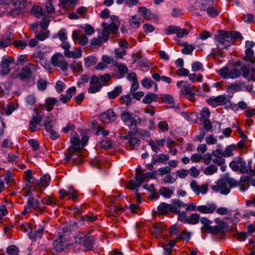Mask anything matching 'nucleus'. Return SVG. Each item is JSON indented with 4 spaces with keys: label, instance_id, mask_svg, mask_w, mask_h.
Here are the masks:
<instances>
[{
    "label": "nucleus",
    "instance_id": "nucleus-1",
    "mask_svg": "<svg viewBox=\"0 0 255 255\" xmlns=\"http://www.w3.org/2000/svg\"><path fill=\"white\" fill-rule=\"evenodd\" d=\"M243 60L246 62H249L250 64L248 66L244 65L240 69L233 68L230 69L228 66L222 67L218 71L220 77L224 79H236L243 76L245 78L249 77L250 72L252 74H255V57L254 50L250 48H247L245 51V56Z\"/></svg>",
    "mask_w": 255,
    "mask_h": 255
},
{
    "label": "nucleus",
    "instance_id": "nucleus-2",
    "mask_svg": "<svg viewBox=\"0 0 255 255\" xmlns=\"http://www.w3.org/2000/svg\"><path fill=\"white\" fill-rule=\"evenodd\" d=\"M156 171L148 172L146 173H142V172H137L135 173V181L133 180H130L127 184V186L128 188L131 190H136L138 189L141 184L145 181L151 179H155L156 178Z\"/></svg>",
    "mask_w": 255,
    "mask_h": 255
},
{
    "label": "nucleus",
    "instance_id": "nucleus-3",
    "mask_svg": "<svg viewBox=\"0 0 255 255\" xmlns=\"http://www.w3.org/2000/svg\"><path fill=\"white\" fill-rule=\"evenodd\" d=\"M227 31L220 30L219 33L215 36L216 45L220 49H226L230 46L232 42Z\"/></svg>",
    "mask_w": 255,
    "mask_h": 255
},
{
    "label": "nucleus",
    "instance_id": "nucleus-4",
    "mask_svg": "<svg viewBox=\"0 0 255 255\" xmlns=\"http://www.w3.org/2000/svg\"><path fill=\"white\" fill-rule=\"evenodd\" d=\"M229 166L234 171H239L242 174H250L249 168L247 167L246 162L242 157H238L235 160L232 161Z\"/></svg>",
    "mask_w": 255,
    "mask_h": 255
},
{
    "label": "nucleus",
    "instance_id": "nucleus-5",
    "mask_svg": "<svg viewBox=\"0 0 255 255\" xmlns=\"http://www.w3.org/2000/svg\"><path fill=\"white\" fill-rule=\"evenodd\" d=\"M51 62L54 66L60 68L62 71H66L68 69L69 64L61 53L54 54L51 57Z\"/></svg>",
    "mask_w": 255,
    "mask_h": 255
},
{
    "label": "nucleus",
    "instance_id": "nucleus-6",
    "mask_svg": "<svg viewBox=\"0 0 255 255\" xmlns=\"http://www.w3.org/2000/svg\"><path fill=\"white\" fill-rule=\"evenodd\" d=\"M14 62V59L13 57L9 56L8 55H4L1 58V62L0 65V72L2 75H7L11 68L10 65L13 64Z\"/></svg>",
    "mask_w": 255,
    "mask_h": 255
},
{
    "label": "nucleus",
    "instance_id": "nucleus-7",
    "mask_svg": "<svg viewBox=\"0 0 255 255\" xmlns=\"http://www.w3.org/2000/svg\"><path fill=\"white\" fill-rule=\"evenodd\" d=\"M177 199L171 200V204H169L165 202L161 203L157 207L158 211L159 213L162 214H166L169 212L174 213L177 207H178Z\"/></svg>",
    "mask_w": 255,
    "mask_h": 255
},
{
    "label": "nucleus",
    "instance_id": "nucleus-8",
    "mask_svg": "<svg viewBox=\"0 0 255 255\" xmlns=\"http://www.w3.org/2000/svg\"><path fill=\"white\" fill-rule=\"evenodd\" d=\"M208 103L210 105L216 107L217 106L225 105L228 103H230V101L228 95H221L213 98H210L208 100Z\"/></svg>",
    "mask_w": 255,
    "mask_h": 255
},
{
    "label": "nucleus",
    "instance_id": "nucleus-9",
    "mask_svg": "<svg viewBox=\"0 0 255 255\" xmlns=\"http://www.w3.org/2000/svg\"><path fill=\"white\" fill-rule=\"evenodd\" d=\"M190 186L196 195H198L200 194L204 195L208 190V185L207 184H203L200 186L198 184L197 181L195 180H193L191 182Z\"/></svg>",
    "mask_w": 255,
    "mask_h": 255
},
{
    "label": "nucleus",
    "instance_id": "nucleus-10",
    "mask_svg": "<svg viewBox=\"0 0 255 255\" xmlns=\"http://www.w3.org/2000/svg\"><path fill=\"white\" fill-rule=\"evenodd\" d=\"M68 242L62 237L54 241L53 243V249L57 253L62 252L68 246Z\"/></svg>",
    "mask_w": 255,
    "mask_h": 255
},
{
    "label": "nucleus",
    "instance_id": "nucleus-11",
    "mask_svg": "<svg viewBox=\"0 0 255 255\" xmlns=\"http://www.w3.org/2000/svg\"><path fill=\"white\" fill-rule=\"evenodd\" d=\"M26 204L40 214H42L45 211V208L40 205V201L35 200L33 196H30L28 197Z\"/></svg>",
    "mask_w": 255,
    "mask_h": 255
},
{
    "label": "nucleus",
    "instance_id": "nucleus-12",
    "mask_svg": "<svg viewBox=\"0 0 255 255\" xmlns=\"http://www.w3.org/2000/svg\"><path fill=\"white\" fill-rule=\"evenodd\" d=\"M116 118V115L112 109H109L106 112L101 114L100 116V120L105 123L114 122Z\"/></svg>",
    "mask_w": 255,
    "mask_h": 255
},
{
    "label": "nucleus",
    "instance_id": "nucleus-13",
    "mask_svg": "<svg viewBox=\"0 0 255 255\" xmlns=\"http://www.w3.org/2000/svg\"><path fill=\"white\" fill-rule=\"evenodd\" d=\"M216 208V205L212 203L206 205L198 206L197 211L203 214H211L214 213Z\"/></svg>",
    "mask_w": 255,
    "mask_h": 255
},
{
    "label": "nucleus",
    "instance_id": "nucleus-14",
    "mask_svg": "<svg viewBox=\"0 0 255 255\" xmlns=\"http://www.w3.org/2000/svg\"><path fill=\"white\" fill-rule=\"evenodd\" d=\"M212 155L214 157L213 162L217 165L224 164L225 160L223 158L224 155L222 153V150L221 149H217L214 150L212 152Z\"/></svg>",
    "mask_w": 255,
    "mask_h": 255
},
{
    "label": "nucleus",
    "instance_id": "nucleus-15",
    "mask_svg": "<svg viewBox=\"0 0 255 255\" xmlns=\"http://www.w3.org/2000/svg\"><path fill=\"white\" fill-rule=\"evenodd\" d=\"M76 89L75 87H71L66 91V95L61 94L60 96V100L64 104L68 103L72 98V96L76 93Z\"/></svg>",
    "mask_w": 255,
    "mask_h": 255
},
{
    "label": "nucleus",
    "instance_id": "nucleus-16",
    "mask_svg": "<svg viewBox=\"0 0 255 255\" xmlns=\"http://www.w3.org/2000/svg\"><path fill=\"white\" fill-rule=\"evenodd\" d=\"M32 75L31 70L28 66H24L18 73L17 77L21 80H27Z\"/></svg>",
    "mask_w": 255,
    "mask_h": 255
},
{
    "label": "nucleus",
    "instance_id": "nucleus-17",
    "mask_svg": "<svg viewBox=\"0 0 255 255\" xmlns=\"http://www.w3.org/2000/svg\"><path fill=\"white\" fill-rule=\"evenodd\" d=\"M41 120L42 117L38 113L36 114L35 116L33 117L29 124V128L32 132L37 130L36 126L41 123Z\"/></svg>",
    "mask_w": 255,
    "mask_h": 255
},
{
    "label": "nucleus",
    "instance_id": "nucleus-18",
    "mask_svg": "<svg viewBox=\"0 0 255 255\" xmlns=\"http://www.w3.org/2000/svg\"><path fill=\"white\" fill-rule=\"evenodd\" d=\"M227 226V224L226 222L224 221H221L220 225L212 226L211 234L214 235L223 234L224 232V230Z\"/></svg>",
    "mask_w": 255,
    "mask_h": 255
},
{
    "label": "nucleus",
    "instance_id": "nucleus-19",
    "mask_svg": "<svg viewBox=\"0 0 255 255\" xmlns=\"http://www.w3.org/2000/svg\"><path fill=\"white\" fill-rule=\"evenodd\" d=\"M169 158L168 154L161 153L160 154H155L153 155L152 158V164L156 163H164V161L168 160Z\"/></svg>",
    "mask_w": 255,
    "mask_h": 255
},
{
    "label": "nucleus",
    "instance_id": "nucleus-20",
    "mask_svg": "<svg viewBox=\"0 0 255 255\" xmlns=\"http://www.w3.org/2000/svg\"><path fill=\"white\" fill-rule=\"evenodd\" d=\"M178 207L185 208L186 211H194L197 210V206L193 203H184L179 199H177V204Z\"/></svg>",
    "mask_w": 255,
    "mask_h": 255
},
{
    "label": "nucleus",
    "instance_id": "nucleus-21",
    "mask_svg": "<svg viewBox=\"0 0 255 255\" xmlns=\"http://www.w3.org/2000/svg\"><path fill=\"white\" fill-rule=\"evenodd\" d=\"M158 99V96L156 94L149 92L143 97L142 102L145 104H149L152 102H157Z\"/></svg>",
    "mask_w": 255,
    "mask_h": 255
},
{
    "label": "nucleus",
    "instance_id": "nucleus-22",
    "mask_svg": "<svg viewBox=\"0 0 255 255\" xmlns=\"http://www.w3.org/2000/svg\"><path fill=\"white\" fill-rule=\"evenodd\" d=\"M162 101L168 104H170L171 108L175 107V103L173 97L171 95L161 94L160 95Z\"/></svg>",
    "mask_w": 255,
    "mask_h": 255
},
{
    "label": "nucleus",
    "instance_id": "nucleus-23",
    "mask_svg": "<svg viewBox=\"0 0 255 255\" xmlns=\"http://www.w3.org/2000/svg\"><path fill=\"white\" fill-rule=\"evenodd\" d=\"M219 183L220 188V193L224 195H227L230 192V188L227 186V182L224 179L219 180Z\"/></svg>",
    "mask_w": 255,
    "mask_h": 255
},
{
    "label": "nucleus",
    "instance_id": "nucleus-24",
    "mask_svg": "<svg viewBox=\"0 0 255 255\" xmlns=\"http://www.w3.org/2000/svg\"><path fill=\"white\" fill-rule=\"evenodd\" d=\"M138 12L146 19H150L153 17V14L145 7H139Z\"/></svg>",
    "mask_w": 255,
    "mask_h": 255
},
{
    "label": "nucleus",
    "instance_id": "nucleus-25",
    "mask_svg": "<svg viewBox=\"0 0 255 255\" xmlns=\"http://www.w3.org/2000/svg\"><path fill=\"white\" fill-rule=\"evenodd\" d=\"M242 83L240 82H236L234 84H231L227 87L228 92H237L241 91Z\"/></svg>",
    "mask_w": 255,
    "mask_h": 255
},
{
    "label": "nucleus",
    "instance_id": "nucleus-26",
    "mask_svg": "<svg viewBox=\"0 0 255 255\" xmlns=\"http://www.w3.org/2000/svg\"><path fill=\"white\" fill-rule=\"evenodd\" d=\"M180 207H177V209H175L176 211H175L174 213L178 215V220L182 223H186L187 221L188 216L186 214L185 212H180Z\"/></svg>",
    "mask_w": 255,
    "mask_h": 255
},
{
    "label": "nucleus",
    "instance_id": "nucleus-27",
    "mask_svg": "<svg viewBox=\"0 0 255 255\" xmlns=\"http://www.w3.org/2000/svg\"><path fill=\"white\" fill-rule=\"evenodd\" d=\"M41 202L43 205L53 206L56 204V198L53 196H47L41 199Z\"/></svg>",
    "mask_w": 255,
    "mask_h": 255
},
{
    "label": "nucleus",
    "instance_id": "nucleus-28",
    "mask_svg": "<svg viewBox=\"0 0 255 255\" xmlns=\"http://www.w3.org/2000/svg\"><path fill=\"white\" fill-rule=\"evenodd\" d=\"M57 101L56 98L53 97L48 98L45 101L46 110L48 112L51 111L53 109L54 105L56 104Z\"/></svg>",
    "mask_w": 255,
    "mask_h": 255
},
{
    "label": "nucleus",
    "instance_id": "nucleus-29",
    "mask_svg": "<svg viewBox=\"0 0 255 255\" xmlns=\"http://www.w3.org/2000/svg\"><path fill=\"white\" fill-rule=\"evenodd\" d=\"M200 215L197 213H192L188 216L187 224L191 225H196L198 224L200 220Z\"/></svg>",
    "mask_w": 255,
    "mask_h": 255
},
{
    "label": "nucleus",
    "instance_id": "nucleus-30",
    "mask_svg": "<svg viewBox=\"0 0 255 255\" xmlns=\"http://www.w3.org/2000/svg\"><path fill=\"white\" fill-rule=\"evenodd\" d=\"M122 91L121 86L116 87L112 91L108 93L109 98L110 99H114L122 92Z\"/></svg>",
    "mask_w": 255,
    "mask_h": 255
},
{
    "label": "nucleus",
    "instance_id": "nucleus-31",
    "mask_svg": "<svg viewBox=\"0 0 255 255\" xmlns=\"http://www.w3.org/2000/svg\"><path fill=\"white\" fill-rule=\"evenodd\" d=\"M50 183V177L49 175H44L41 178L40 181H38V183H36V184L46 187L49 185Z\"/></svg>",
    "mask_w": 255,
    "mask_h": 255
},
{
    "label": "nucleus",
    "instance_id": "nucleus-32",
    "mask_svg": "<svg viewBox=\"0 0 255 255\" xmlns=\"http://www.w3.org/2000/svg\"><path fill=\"white\" fill-rule=\"evenodd\" d=\"M84 246L88 250H92L93 248L94 238L93 237H85L83 243Z\"/></svg>",
    "mask_w": 255,
    "mask_h": 255
},
{
    "label": "nucleus",
    "instance_id": "nucleus-33",
    "mask_svg": "<svg viewBox=\"0 0 255 255\" xmlns=\"http://www.w3.org/2000/svg\"><path fill=\"white\" fill-rule=\"evenodd\" d=\"M107 29L113 34H116L118 29L120 25V22L116 21L115 23L111 22L110 24L107 23Z\"/></svg>",
    "mask_w": 255,
    "mask_h": 255
},
{
    "label": "nucleus",
    "instance_id": "nucleus-34",
    "mask_svg": "<svg viewBox=\"0 0 255 255\" xmlns=\"http://www.w3.org/2000/svg\"><path fill=\"white\" fill-rule=\"evenodd\" d=\"M124 211V209L121 206H114L111 208L109 211V216H113L116 217L119 214Z\"/></svg>",
    "mask_w": 255,
    "mask_h": 255
},
{
    "label": "nucleus",
    "instance_id": "nucleus-35",
    "mask_svg": "<svg viewBox=\"0 0 255 255\" xmlns=\"http://www.w3.org/2000/svg\"><path fill=\"white\" fill-rule=\"evenodd\" d=\"M174 188L172 187V189L170 190L166 187H162L159 190L160 194L163 197L167 198L171 197V195L173 193V190Z\"/></svg>",
    "mask_w": 255,
    "mask_h": 255
},
{
    "label": "nucleus",
    "instance_id": "nucleus-36",
    "mask_svg": "<svg viewBox=\"0 0 255 255\" xmlns=\"http://www.w3.org/2000/svg\"><path fill=\"white\" fill-rule=\"evenodd\" d=\"M25 178L27 182L31 184H36L38 183V180L34 178L32 175L31 170H27L24 172Z\"/></svg>",
    "mask_w": 255,
    "mask_h": 255
},
{
    "label": "nucleus",
    "instance_id": "nucleus-37",
    "mask_svg": "<svg viewBox=\"0 0 255 255\" xmlns=\"http://www.w3.org/2000/svg\"><path fill=\"white\" fill-rule=\"evenodd\" d=\"M97 58L94 56H88L84 59L85 65L86 67H90L96 64Z\"/></svg>",
    "mask_w": 255,
    "mask_h": 255
},
{
    "label": "nucleus",
    "instance_id": "nucleus-38",
    "mask_svg": "<svg viewBox=\"0 0 255 255\" xmlns=\"http://www.w3.org/2000/svg\"><path fill=\"white\" fill-rule=\"evenodd\" d=\"M193 88V86H191L190 85H184L183 88H182L181 89V93L180 94L184 96L187 95L194 94H195V93L194 92Z\"/></svg>",
    "mask_w": 255,
    "mask_h": 255
},
{
    "label": "nucleus",
    "instance_id": "nucleus-39",
    "mask_svg": "<svg viewBox=\"0 0 255 255\" xmlns=\"http://www.w3.org/2000/svg\"><path fill=\"white\" fill-rule=\"evenodd\" d=\"M43 234V229H40L37 230H35L34 233L33 232H29L28 233V237L30 239L35 240L36 238L39 237L41 238Z\"/></svg>",
    "mask_w": 255,
    "mask_h": 255
},
{
    "label": "nucleus",
    "instance_id": "nucleus-40",
    "mask_svg": "<svg viewBox=\"0 0 255 255\" xmlns=\"http://www.w3.org/2000/svg\"><path fill=\"white\" fill-rule=\"evenodd\" d=\"M31 13L33 14L35 17L39 18L42 16L44 14L42 12V8L39 6H34L31 10Z\"/></svg>",
    "mask_w": 255,
    "mask_h": 255
},
{
    "label": "nucleus",
    "instance_id": "nucleus-41",
    "mask_svg": "<svg viewBox=\"0 0 255 255\" xmlns=\"http://www.w3.org/2000/svg\"><path fill=\"white\" fill-rule=\"evenodd\" d=\"M103 84L90 85L88 89V92L90 94H95L101 91Z\"/></svg>",
    "mask_w": 255,
    "mask_h": 255
},
{
    "label": "nucleus",
    "instance_id": "nucleus-42",
    "mask_svg": "<svg viewBox=\"0 0 255 255\" xmlns=\"http://www.w3.org/2000/svg\"><path fill=\"white\" fill-rule=\"evenodd\" d=\"M191 238V233L187 231H183L181 235H177L176 239L177 240L189 241Z\"/></svg>",
    "mask_w": 255,
    "mask_h": 255
},
{
    "label": "nucleus",
    "instance_id": "nucleus-43",
    "mask_svg": "<svg viewBox=\"0 0 255 255\" xmlns=\"http://www.w3.org/2000/svg\"><path fill=\"white\" fill-rule=\"evenodd\" d=\"M218 167L214 164H211L207 166L204 170V173L207 175H212L216 172Z\"/></svg>",
    "mask_w": 255,
    "mask_h": 255
},
{
    "label": "nucleus",
    "instance_id": "nucleus-44",
    "mask_svg": "<svg viewBox=\"0 0 255 255\" xmlns=\"http://www.w3.org/2000/svg\"><path fill=\"white\" fill-rule=\"evenodd\" d=\"M102 26L104 29L102 32V35L104 39V42H106L109 39L110 36V31L107 29L108 26L106 22H103L102 23Z\"/></svg>",
    "mask_w": 255,
    "mask_h": 255
},
{
    "label": "nucleus",
    "instance_id": "nucleus-45",
    "mask_svg": "<svg viewBox=\"0 0 255 255\" xmlns=\"http://www.w3.org/2000/svg\"><path fill=\"white\" fill-rule=\"evenodd\" d=\"M19 249L15 245L9 246L6 249V253L9 255H18Z\"/></svg>",
    "mask_w": 255,
    "mask_h": 255
},
{
    "label": "nucleus",
    "instance_id": "nucleus-46",
    "mask_svg": "<svg viewBox=\"0 0 255 255\" xmlns=\"http://www.w3.org/2000/svg\"><path fill=\"white\" fill-rule=\"evenodd\" d=\"M184 48L181 50V53L184 54H190L195 49V46L193 45H188L185 43L184 45Z\"/></svg>",
    "mask_w": 255,
    "mask_h": 255
},
{
    "label": "nucleus",
    "instance_id": "nucleus-47",
    "mask_svg": "<svg viewBox=\"0 0 255 255\" xmlns=\"http://www.w3.org/2000/svg\"><path fill=\"white\" fill-rule=\"evenodd\" d=\"M70 68L75 71L80 72L82 71V65L81 62L74 61L69 65Z\"/></svg>",
    "mask_w": 255,
    "mask_h": 255
},
{
    "label": "nucleus",
    "instance_id": "nucleus-48",
    "mask_svg": "<svg viewBox=\"0 0 255 255\" xmlns=\"http://www.w3.org/2000/svg\"><path fill=\"white\" fill-rule=\"evenodd\" d=\"M49 33L48 30L41 31L36 34L35 37L38 41H43L48 37Z\"/></svg>",
    "mask_w": 255,
    "mask_h": 255
},
{
    "label": "nucleus",
    "instance_id": "nucleus-49",
    "mask_svg": "<svg viewBox=\"0 0 255 255\" xmlns=\"http://www.w3.org/2000/svg\"><path fill=\"white\" fill-rule=\"evenodd\" d=\"M235 147L234 145L227 146L225 150H222L223 155L225 157H230L233 155L232 151L235 149Z\"/></svg>",
    "mask_w": 255,
    "mask_h": 255
},
{
    "label": "nucleus",
    "instance_id": "nucleus-50",
    "mask_svg": "<svg viewBox=\"0 0 255 255\" xmlns=\"http://www.w3.org/2000/svg\"><path fill=\"white\" fill-rule=\"evenodd\" d=\"M153 83L154 82L151 79L147 78L143 79L141 82L142 86L147 89H150L152 87Z\"/></svg>",
    "mask_w": 255,
    "mask_h": 255
},
{
    "label": "nucleus",
    "instance_id": "nucleus-51",
    "mask_svg": "<svg viewBox=\"0 0 255 255\" xmlns=\"http://www.w3.org/2000/svg\"><path fill=\"white\" fill-rule=\"evenodd\" d=\"M121 119L125 124L128 122L132 118L131 114L127 112H122L121 114Z\"/></svg>",
    "mask_w": 255,
    "mask_h": 255
},
{
    "label": "nucleus",
    "instance_id": "nucleus-52",
    "mask_svg": "<svg viewBox=\"0 0 255 255\" xmlns=\"http://www.w3.org/2000/svg\"><path fill=\"white\" fill-rule=\"evenodd\" d=\"M19 229L24 233H28L32 232V227L30 224L28 223H23L21 224L19 227Z\"/></svg>",
    "mask_w": 255,
    "mask_h": 255
},
{
    "label": "nucleus",
    "instance_id": "nucleus-53",
    "mask_svg": "<svg viewBox=\"0 0 255 255\" xmlns=\"http://www.w3.org/2000/svg\"><path fill=\"white\" fill-rule=\"evenodd\" d=\"M52 120L50 117H47L43 122V126L45 129L48 131L53 129V126L52 125Z\"/></svg>",
    "mask_w": 255,
    "mask_h": 255
},
{
    "label": "nucleus",
    "instance_id": "nucleus-54",
    "mask_svg": "<svg viewBox=\"0 0 255 255\" xmlns=\"http://www.w3.org/2000/svg\"><path fill=\"white\" fill-rule=\"evenodd\" d=\"M227 33L229 34V36L230 39L231 40L232 43L233 42L235 39L238 38H242L241 34L240 32L236 31H231L230 32H227Z\"/></svg>",
    "mask_w": 255,
    "mask_h": 255
},
{
    "label": "nucleus",
    "instance_id": "nucleus-55",
    "mask_svg": "<svg viewBox=\"0 0 255 255\" xmlns=\"http://www.w3.org/2000/svg\"><path fill=\"white\" fill-rule=\"evenodd\" d=\"M130 25L133 28H137L140 26V19L135 15L132 16L129 20Z\"/></svg>",
    "mask_w": 255,
    "mask_h": 255
},
{
    "label": "nucleus",
    "instance_id": "nucleus-56",
    "mask_svg": "<svg viewBox=\"0 0 255 255\" xmlns=\"http://www.w3.org/2000/svg\"><path fill=\"white\" fill-rule=\"evenodd\" d=\"M189 79L192 82L195 81L201 82L203 80V75L201 74L196 75L195 74H190L189 75Z\"/></svg>",
    "mask_w": 255,
    "mask_h": 255
},
{
    "label": "nucleus",
    "instance_id": "nucleus-57",
    "mask_svg": "<svg viewBox=\"0 0 255 255\" xmlns=\"http://www.w3.org/2000/svg\"><path fill=\"white\" fill-rule=\"evenodd\" d=\"M210 116L209 110L206 107L203 108L200 113V120L207 119Z\"/></svg>",
    "mask_w": 255,
    "mask_h": 255
},
{
    "label": "nucleus",
    "instance_id": "nucleus-58",
    "mask_svg": "<svg viewBox=\"0 0 255 255\" xmlns=\"http://www.w3.org/2000/svg\"><path fill=\"white\" fill-rule=\"evenodd\" d=\"M65 88V84L61 80L57 81L55 86V89L58 93H61L63 92Z\"/></svg>",
    "mask_w": 255,
    "mask_h": 255
},
{
    "label": "nucleus",
    "instance_id": "nucleus-59",
    "mask_svg": "<svg viewBox=\"0 0 255 255\" xmlns=\"http://www.w3.org/2000/svg\"><path fill=\"white\" fill-rule=\"evenodd\" d=\"M58 37L60 40L64 41L67 39V32L65 29H61L57 33Z\"/></svg>",
    "mask_w": 255,
    "mask_h": 255
},
{
    "label": "nucleus",
    "instance_id": "nucleus-60",
    "mask_svg": "<svg viewBox=\"0 0 255 255\" xmlns=\"http://www.w3.org/2000/svg\"><path fill=\"white\" fill-rule=\"evenodd\" d=\"M89 77L86 75H82L80 79L77 82V85L78 87L81 88L85 84L88 82Z\"/></svg>",
    "mask_w": 255,
    "mask_h": 255
},
{
    "label": "nucleus",
    "instance_id": "nucleus-61",
    "mask_svg": "<svg viewBox=\"0 0 255 255\" xmlns=\"http://www.w3.org/2000/svg\"><path fill=\"white\" fill-rule=\"evenodd\" d=\"M213 1H210L209 0H202L200 4V9L201 10L206 11L208 7H210L211 3Z\"/></svg>",
    "mask_w": 255,
    "mask_h": 255
},
{
    "label": "nucleus",
    "instance_id": "nucleus-62",
    "mask_svg": "<svg viewBox=\"0 0 255 255\" xmlns=\"http://www.w3.org/2000/svg\"><path fill=\"white\" fill-rule=\"evenodd\" d=\"M101 146L104 149H107L112 146V141L111 139L103 140L100 142Z\"/></svg>",
    "mask_w": 255,
    "mask_h": 255
},
{
    "label": "nucleus",
    "instance_id": "nucleus-63",
    "mask_svg": "<svg viewBox=\"0 0 255 255\" xmlns=\"http://www.w3.org/2000/svg\"><path fill=\"white\" fill-rule=\"evenodd\" d=\"M207 13L212 17H216L218 15L219 12L217 9L213 6H210L207 9Z\"/></svg>",
    "mask_w": 255,
    "mask_h": 255
},
{
    "label": "nucleus",
    "instance_id": "nucleus-64",
    "mask_svg": "<svg viewBox=\"0 0 255 255\" xmlns=\"http://www.w3.org/2000/svg\"><path fill=\"white\" fill-rule=\"evenodd\" d=\"M47 87V82L42 79H39L37 81V88L39 90L44 91Z\"/></svg>",
    "mask_w": 255,
    "mask_h": 255
}]
</instances>
